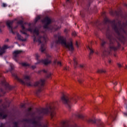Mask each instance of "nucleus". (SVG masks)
Returning a JSON list of instances; mask_svg holds the SVG:
<instances>
[{
  "instance_id": "obj_1",
  "label": "nucleus",
  "mask_w": 127,
  "mask_h": 127,
  "mask_svg": "<svg viewBox=\"0 0 127 127\" xmlns=\"http://www.w3.org/2000/svg\"><path fill=\"white\" fill-rule=\"evenodd\" d=\"M104 24H111L112 28L116 34V38L115 35L110 29V26H108V29L106 31V37L109 41L110 46L107 50L106 49L107 42L104 39H100V46L102 56L106 57L108 55H111L112 51H117L121 47L120 42L125 43L126 40L125 36H127V20L126 22H123L122 24V21H119L118 26L117 23H116V20L111 21L106 18L104 19Z\"/></svg>"
},
{
  "instance_id": "obj_2",
  "label": "nucleus",
  "mask_w": 127,
  "mask_h": 127,
  "mask_svg": "<svg viewBox=\"0 0 127 127\" xmlns=\"http://www.w3.org/2000/svg\"><path fill=\"white\" fill-rule=\"evenodd\" d=\"M12 75L14 76L16 80L19 82V83H21L22 85H27L28 87H33V86L34 87H37L38 89L35 91V94L37 95H38L39 93L44 89V85H45V79H41L39 81H37L34 83H31L30 77L27 75L24 74L23 79L19 78L15 74H12Z\"/></svg>"
},
{
  "instance_id": "obj_3",
  "label": "nucleus",
  "mask_w": 127,
  "mask_h": 127,
  "mask_svg": "<svg viewBox=\"0 0 127 127\" xmlns=\"http://www.w3.org/2000/svg\"><path fill=\"white\" fill-rule=\"evenodd\" d=\"M55 104L53 103L47 106L46 108H42L37 111L39 116H44V115H50L51 119L54 121V119L56 118V112H55Z\"/></svg>"
},
{
  "instance_id": "obj_4",
  "label": "nucleus",
  "mask_w": 127,
  "mask_h": 127,
  "mask_svg": "<svg viewBox=\"0 0 127 127\" xmlns=\"http://www.w3.org/2000/svg\"><path fill=\"white\" fill-rule=\"evenodd\" d=\"M78 99H80V98L77 95H75L72 97H69L64 95L61 98L62 103L69 109H71V106H72L73 103H74V104L77 103V100Z\"/></svg>"
},
{
  "instance_id": "obj_5",
  "label": "nucleus",
  "mask_w": 127,
  "mask_h": 127,
  "mask_svg": "<svg viewBox=\"0 0 127 127\" xmlns=\"http://www.w3.org/2000/svg\"><path fill=\"white\" fill-rule=\"evenodd\" d=\"M58 38V40L57 41V43H61V44L65 46L66 48L68 49L69 51H74V47H73V42H72V41L67 44L66 42V38H64V37L59 35Z\"/></svg>"
},
{
  "instance_id": "obj_6",
  "label": "nucleus",
  "mask_w": 127,
  "mask_h": 127,
  "mask_svg": "<svg viewBox=\"0 0 127 127\" xmlns=\"http://www.w3.org/2000/svg\"><path fill=\"white\" fill-rule=\"evenodd\" d=\"M33 42H38L39 44H41V48L40 49V50H41V52L43 53L44 51H45V44H46V42H47V37L45 36H40L38 38V39H36V37L35 36H33Z\"/></svg>"
},
{
  "instance_id": "obj_7",
  "label": "nucleus",
  "mask_w": 127,
  "mask_h": 127,
  "mask_svg": "<svg viewBox=\"0 0 127 127\" xmlns=\"http://www.w3.org/2000/svg\"><path fill=\"white\" fill-rule=\"evenodd\" d=\"M27 31H29L30 32H32V31H33V30H32V28L31 27L26 28H25V27H24V29L23 30H21L20 32L22 34L26 35V37H25L26 38L22 39L23 37H21V36L20 35H19V34L17 33V37L18 40H19L20 41H22V42L26 41L27 38L28 37V36H29V35L28 34H27Z\"/></svg>"
},
{
  "instance_id": "obj_8",
  "label": "nucleus",
  "mask_w": 127,
  "mask_h": 127,
  "mask_svg": "<svg viewBox=\"0 0 127 127\" xmlns=\"http://www.w3.org/2000/svg\"><path fill=\"white\" fill-rule=\"evenodd\" d=\"M104 114L106 117H108L107 123L109 126L111 125L112 122L116 120V118H117V111L112 113L104 112Z\"/></svg>"
},
{
  "instance_id": "obj_9",
  "label": "nucleus",
  "mask_w": 127,
  "mask_h": 127,
  "mask_svg": "<svg viewBox=\"0 0 127 127\" xmlns=\"http://www.w3.org/2000/svg\"><path fill=\"white\" fill-rule=\"evenodd\" d=\"M35 56H36V60L37 61V63H36V64H40V63H42L45 65H48V64H50V63H51V61L48 59H46L45 60H40L39 57H40V56H39V54L38 53L36 54Z\"/></svg>"
},
{
  "instance_id": "obj_10",
  "label": "nucleus",
  "mask_w": 127,
  "mask_h": 127,
  "mask_svg": "<svg viewBox=\"0 0 127 127\" xmlns=\"http://www.w3.org/2000/svg\"><path fill=\"white\" fill-rule=\"evenodd\" d=\"M87 123H90L91 124H96V122H98V127H104L105 125L102 121H101V120H96L95 118L93 119H88L86 120Z\"/></svg>"
},
{
  "instance_id": "obj_11",
  "label": "nucleus",
  "mask_w": 127,
  "mask_h": 127,
  "mask_svg": "<svg viewBox=\"0 0 127 127\" xmlns=\"http://www.w3.org/2000/svg\"><path fill=\"white\" fill-rule=\"evenodd\" d=\"M43 23L44 24L43 26V28L44 29H49V24H51L52 21L48 16L45 17V18L42 21Z\"/></svg>"
},
{
  "instance_id": "obj_12",
  "label": "nucleus",
  "mask_w": 127,
  "mask_h": 127,
  "mask_svg": "<svg viewBox=\"0 0 127 127\" xmlns=\"http://www.w3.org/2000/svg\"><path fill=\"white\" fill-rule=\"evenodd\" d=\"M6 24L7 26V27L9 29V31L11 33H12V34H15V32L13 31V29H16L17 27H18V26H16L14 28L12 27V24H13V21H8L6 22Z\"/></svg>"
},
{
  "instance_id": "obj_13",
  "label": "nucleus",
  "mask_w": 127,
  "mask_h": 127,
  "mask_svg": "<svg viewBox=\"0 0 127 127\" xmlns=\"http://www.w3.org/2000/svg\"><path fill=\"white\" fill-rule=\"evenodd\" d=\"M110 14L113 16H117V17H123L124 16L123 15V11L122 10H120V11H111Z\"/></svg>"
},
{
  "instance_id": "obj_14",
  "label": "nucleus",
  "mask_w": 127,
  "mask_h": 127,
  "mask_svg": "<svg viewBox=\"0 0 127 127\" xmlns=\"http://www.w3.org/2000/svg\"><path fill=\"white\" fill-rule=\"evenodd\" d=\"M1 84L3 85V86H4L5 88L7 89V90H9L10 91L12 90V87H11L6 81L5 80L3 79L1 81Z\"/></svg>"
},
{
  "instance_id": "obj_15",
  "label": "nucleus",
  "mask_w": 127,
  "mask_h": 127,
  "mask_svg": "<svg viewBox=\"0 0 127 127\" xmlns=\"http://www.w3.org/2000/svg\"><path fill=\"white\" fill-rule=\"evenodd\" d=\"M20 53H21V51H15L13 52V59L16 62H17V61H18V60H17V55H18V54H19Z\"/></svg>"
},
{
  "instance_id": "obj_16",
  "label": "nucleus",
  "mask_w": 127,
  "mask_h": 127,
  "mask_svg": "<svg viewBox=\"0 0 127 127\" xmlns=\"http://www.w3.org/2000/svg\"><path fill=\"white\" fill-rule=\"evenodd\" d=\"M9 47L7 45H4L2 48L0 47V55H2L5 52V49H8Z\"/></svg>"
},
{
  "instance_id": "obj_17",
  "label": "nucleus",
  "mask_w": 127,
  "mask_h": 127,
  "mask_svg": "<svg viewBox=\"0 0 127 127\" xmlns=\"http://www.w3.org/2000/svg\"><path fill=\"white\" fill-rule=\"evenodd\" d=\"M87 49L89 51V59H91V55H93V54H94V51H93V49L89 46H87Z\"/></svg>"
},
{
  "instance_id": "obj_18",
  "label": "nucleus",
  "mask_w": 127,
  "mask_h": 127,
  "mask_svg": "<svg viewBox=\"0 0 127 127\" xmlns=\"http://www.w3.org/2000/svg\"><path fill=\"white\" fill-rule=\"evenodd\" d=\"M7 118V114H4L3 112H0V119H2V120H4V119H6Z\"/></svg>"
},
{
  "instance_id": "obj_19",
  "label": "nucleus",
  "mask_w": 127,
  "mask_h": 127,
  "mask_svg": "<svg viewBox=\"0 0 127 127\" xmlns=\"http://www.w3.org/2000/svg\"><path fill=\"white\" fill-rule=\"evenodd\" d=\"M42 71L44 73H46V78H51V73L50 72L47 71L45 69H43Z\"/></svg>"
},
{
  "instance_id": "obj_20",
  "label": "nucleus",
  "mask_w": 127,
  "mask_h": 127,
  "mask_svg": "<svg viewBox=\"0 0 127 127\" xmlns=\"http://www.w3.org/2000/svg\"><path fill=\"white\" fill-rule=\"evenodd\" d=\"M17 24L21 25V30L24 29V25L23 24V21L20 20L17 22Z\"/></svg>"
},
{
  "instance_id": "obj_21",
  "label": "nucleus",
  "mask_w": 127,
  "mask_h": 127,
  "mask_svg": "<svg viewBox=\"0 0 127 127\" xmlns=\"http://www.w3.org/2000/svg\"><path fill=\"white\" fill-rule=\"evenodd\" d=\"M73 64L74 68H77V67H78V63L77 62V59L76 58H73Z\"/></svg>"
},
{
  "instance_id": "obj_22",
  "label": "nucleus",
  "mask_w": 127,
  "mask_h": 127,
  "mask_svg": "<svg viewBox=\"0 0 127 127\" xmlns=\"http://www.w3.org/2000/svg\"><path fill=\"white\" fill-rule=\"evenodd\" d=\"M9 65L10 66V68L9 69V70L10 72H11V71H12V70L14 69V64H12L9 63Z\"/></svg>"
},
{
  "instance_id": "obj_23",
  "label": "nucleus",
  "mask_w": 127,
  "mask_h": 127,
  "mask_svg": "<svg viewBox=\"0 0 127 127\" xmlns=\"http://www.w3.org/2000/svg\"><path fill=\"white\" fill-rule=\"evenodd\" d=\"M4 27V25H3V23L2 22H0V33H1L2 32V31L1 30L2 28H3Z\"/></svg>"
},
{
  "instance_id": "obj_24",
  "label": "nucleus",
  "mask_w": 127,
  "mask_h": 127,
  "mask_svg": "<svg viewBox=\"0 0 127 127\" xmlns=\"http://www.w3.org/2000/svg\"><path fill=\"white\" fill-rule=\"evenodd\" d=\"M33 32L34 33H35V34H36L37 36H38V35H39V31H38V29H35Z\"/></svg>"
},
{
  "instance_id": "obj_25",
  "label": "nucleus",
  "mask_w": 127,
  "mask_h": 127,
  "mask_svg": "<svg viewBox=\"0 0 127 127\" xmlns=\"http://www.w3.org/2000/svg\"><path fill=\"white\" fill-rule=\"evenodd\" d=\"M99 24V21L96 22H91V24L92 25H94L95 26H98V24Z\"/></svg>"
},
{
  "instance_id": "obj_26",
  "label": "nucleus",
  "mask_w": 127,
  "mask_h": 127,
  "mask_svg": "<svg viewBox=\"0 0 127 127\" xmlns=\"http://www.w3.org/2000/svg\"><path fill=\"white\" fill-rule=\"evenodd\" d=\"M77 117L78 119H81V120H84V116L81 114H78L77 115Z\"/></svg>"
},
{
  "instance_id": "obj_27",
  "label": "nucleus",
  "mask_w": 127,
  "mask_h": 127,
  "mask_svg": "<svg viewBox=\"0 0 127 127\" xmlns=\"http://www.w3.org/2000/svg\"><path fill=\"white\" fill-rule=\"evenodd\" d=\"M23 121L26 122V123H27L28 124L29 123H31L32 122V120L26 119H24Z\"/></svg>"
},
{
  "instance_id": "obj_28",
  "label": "nucleus",
  "mask_w": 127,
  "mask_h": 127,
  "mask_svg": "<svg viewBox=\"0 0 127 127\" xmlns=\"http://www.w3.org/2000/svg\"><path fill=\"white\" fill-rule=\"evenodd\" d=\"M22 66L24 67H29V64L26 63H22Z\"/></svg>"
},
{
  "instance_id": "obj_29",
  "label": "nucleus",
  "mask_w": 127,
  "mask_h": 127,
  "mask_svg": "<svg viewBox=\"0 0 127 127\" xmlns=\"http://www.w3.org/2000/svg\"><path fill=\"white\" fill-rule=\"evenodd\" d=\"M97 73H106V70H104V69H99L97 70Z\"/></svg>"
},
{
  "instance_id": "obj_30",
  "label": "nucleus",
  "mask_w": 127,
  "mask_h": 127,
  "mask_svg": "<svg viewBox=\"0 0 127 127\" xmlns=\"http://www.w3.org/2000/svg\"><path fill=\"white\" fill-rule=\"evenodd\" d=\"M79 66L80 68H82V69H86V65L85 64H80Z\"/></svg>"
},
{
  "instance_id": "obj_31",
  "label": "nucleus",
  "mask_w": 127,
  "mask_h": 127,
  "mask_svg": "<svg viewBox=\"0 0 127 127\" xmlns=\"http://www.w3.org/2000/svg\"><path fill=\"white\" fill-rule=\"evenodd\" d=\"M13 125H14V127H18V123L16 122H13Z\"/></svg>"
},
{
  "instance_id": "obj_32",
  "label": "nucleus",
  "mask_w": 127,
  "mask_h": 127,
  "mask_svg": "<svg viewBox=\"0 0 127 127\" xmlns=\"http://www.w3.org/2000/svg\"><path fill=\"white\" fill-rule=\"evenodd\" d=\"M80 15L81 17H85V13L83 11H80Z\"/></svg>"
},
{
  "instance_id": "obj_33",
  "label": "nucleus",
  "mask_w": 127,
  "mask_h": 127,
  "mask_svg": "<svg viewBox=\"0 0 127 127\" xmlns=\"http://www.w3.org/2000/svg\"><path fill=\"white\" fill-rule=\"evenodd\" d=\"M112 83L113 85H115V86H117V85L118 84V82H117L116 80H113Z\"/></svg>"
},
{
  "instance_id": "obj_34",
  "label": "nucleus",
  "mask_w": 127,
  "mask_h": 127,
  "mask_svg": "<svg viewBox=\"0 0 127 127\" xmlns=\"http://www.w3.org/2000/svg\"><path fill=\"white\" fill-rule=\"evenodd\" d=\"M2 7H6V6H7V4H6L5 3H2Z\"/></svg>"
},
{
  "instance_id": "obj_35",
  "label": "nucleus",
  "mask_w": 127,
  "mask_h": 127,
  "mask_svg": "<svg viewBox=\"0 0 127 127\" xmlns=\"http://www.w3.org/2000/svg\"><path fill=\"white\" fill-rule=\"evenodd\" d=\"M32 124L33 125H35V126H36L37 125V122H36V121L34 120L32 121Z\"/></svg>"
},
{
  "instance_id": "obj_36",
  "label": "nucleus",
  "mask_w": 127,
  "mask_h": 127,
  "mask_svg": "<svg viewBox=\"0 0 127 127\" xmlns=\"http://www.w3.org/2000/svg\"><path fill=\"white\" fill-rule=\"evenodd\" d=\"M40 16H38L36 18V22H37L39 20V19H40Z\"/></svg>"
},
{
  "instance_id": "obj_37",
  "label": "nucleus",
  "mask_w": 127,
  "mask_h": 127,
  "mask_svg": "<svg viewBox=\"0 0 127 127\" xmlns=\"http://www.w3.org/2000/svg\"><path fill=\"white\" fill-rule=\"evenodd\" d=\"M72 35H73V36H76V35H77L76 32H73L72 33Z\"/></svg>"
},
{
  "instance_id": "obj_38",
  "label": "nucleus",
  "mask_w": 127,
  "mask_h": 127,
  "mask_svg": "<svg viewBox=\"0 0 127 127\" xmlns=\"http://www.w3.org/2000/svg\"><path fill=\"white\" fill-rule=\"evenodd\" d=\"M108 63L109 64H111L112 63V60L111 59H108Z\"/></svg>"
},
{
  "instance_id": "obj_39",
  "label": "nucleus",
  "mask_w": 127,
  "mask_h": 127,
  "mask_svg": "<svg viewBox=\"0 0 127 127\" xmlns=\"http://www.w3.org/2000/svg\"><path fill=\"white\" fill-rule=\"evenodd\" d=\"M78 82L79 83V84H82V82H83V80L81 79H78Z\"/></svg>"
},
{
  "instance_id": "obj_40",
  "label": "nucleus",
  "mask_w": 127,
  "mask_h": 127,
  "mask_svg": "<svg viewBox=\"0 0 127 127\" xmlns=\"http://www.w3.org/2000/svg\"><path fill=\"white\" fill-rule=\"evenodd\" d=\"M0 92L1 93H2L3 94H5V92H4V91H3V89H2V88H0Z\"/></svg>"
},
{
  "instance_id": "obj_41",
  "label": "nucleus",
  "mask_w": 127,
  "mask_h": 127,
  "mask_svg": "<svg viewBox=\"0 0 127 127\" xmlns=\"http://www.w3.org/2000/svg\"><path fill=\"white\" fill-rule=\"evenodd\" d=\"M117 65L118 66L119 68H122V64H117Z\"/></svg>"
},
{
  "instance_id": "obj_42",
  "label": "nucleus",
  "mask_w": 127,
  "mask_h": 127,
  "mask_svg": "<svg viewBox=\"0 0 127 127\" xmlns=\"http://www.w3.org/2000/svg\"><path fill=\"white\" fill-rule=\"evenodd\" d=\"M4 127V124H3V123H1L0 125V127Z\"/></svg>"
},
{
  "instance_id": "obj_43",
  "label": "nucleus",
  "mask_w": 127,
  "mask_h": 127,
  "mask_svg": "<svg viewBox=\"0 0 127 127\" xmlns=\"http://www.w3.org/2000/svg\"><path fill=\"white\" fill-rule=\"evenodd\" d=\"M58 65H60V66H61V62H57Z\"/></svg>"
},
{
  "instance_id": "obj_44",
  "label": "nucleus",
  "mask_w": 127,
  "mask_h": 127,
  "mask_svg": "<svg viewBox=\"0 0 127 127\" xmlns=\"http://www.w3.org/2000/svg\"><path fill=\"white\" fill-rule=\"evenodd\" d=\"M31 67H32V69H35V68H36V66H35V65H32Z\"/></svg>"
},
{
  "instance_id": "obj_45",
  "label": "nucleus",
  "mask_w": 127,
  "mask_h": 127,
  "mask_svg": "<svg viewBox=\"0 0 127 127\" xmlns=\"http://www.w3.org/2000/svg\"><path fill=\"white\" fill-rule=\"evenodd\" d=\"M64 32H65V33H67L68 32V30L65 29L64 30Z\"/></svg>"
},
{
  "instance_id": "obj_46",
  "label": "nucleus",
  "mask_w": 127,
  "mask_h": 127,
  "mask_svg": "<svg viewBox=\"0 0 127 127\" xmlns=\"http://www.w3.org/2000/svg\"><path fill=\"white\" fill-rule=\"evenodd\" d=\"M75 45L76 46H77V47H79V46L78 45V42H76Z\"/></svg>"
},
{
  "instance_id": "obj_47",
  "label": "nucleus",
  "mask_w": 127,
  "mask_h": 127,
  "mask_svg": "<svg viewBox=\"0 0 127 127\" xmlns=\"http://www.w3.org/2000/svg\"><path fill=\"white\" fill-rule=\"evenodd\" d=\"M64 69L66 71H68V68L67 67H64Z\"/></svg>"
},
{
  "instance_id": "obj_48",
  "label": "nucleus",
  "mask_w": 127,
  "mask_h": 127,
  "mask_svg": "<svg viewBox=\"0 0 127 127\" xmlns=\"http://www.w3.org/2000/svg\"><path fill=\"white\" fill-rule=\"evenodd\" d=\"M28 110L29 112H30V111H31V108H28Z\"/></svg>"
},
{
  "instance_id": "obj_49",
  "label": "nucleus",
  "mask_w": 127,
  "mask_h": 127,
  "mask_svg": "<svg viewBox=\"0 0 127 127\" xmlns=\"http://www.w3.org/2000/svg\"><path fill=\"white\" fill-rule=\"evenodd\" d=\"M70 0H66L67 2H70Z\"/></svg>"
},
{
  "instance_id": "obj_50",
  "label": "nucleus",
  "mask_w": 127,
  "mask_h": 127,
  "mask_svg": "<svg viewBox=\"0 0 127 127\" xmlns=\"http://www.w3.org/2000/svg\"><path fill=\"white\" fill-rule=\"evenodd\" d=\"M21 107H22V108H24V105H22L21 106Z\"/></svg>"
},
{
  "instance_id": "obj_51",
  "label": "nucleus",
  "mask_w": 127,
  "mask_h": 127,
  "mask_svg": "<svg viewBox=\"0 0 127 127\" xmlns=\"http://www.w3.org/2000/svg\"><path fill=\"white\" fill-rule=\"evenodd\" d=\"M86 10L87 11H89V8H87Z\"/></svg>"
},
{
  "instance_id": "obj_52",
  "label": "nucleus",
  "mask_w": 127,
  "mask_h": 127,
  "mask_svg": "<svg viewBox=\"0 0 127 127\" xmlns=\"http://www.w3.org/2000/svg\"><path fill=\"white\" fill-rule=\"evenodd\" d=\"M6 41H8V39H7L6 40Z\"/></svg>"
},
{
  "instance_id": "obj_53",
  "label": "nucleus",
  "mask_w": 127,
  "mask_h": 127,
  "mask_svg": "<svg viewBox=\"0 0 127 127\" xmlns=\"http://www.w3.org/2000/svg\"><path fill=\"white\" fill-rule=\"evenodd\" d=\"M0 97H1V94H0Z\"/></svg>"
},
{
  "instance_id": "obj_54",
  "label": "nucleus",
  "mask_w": 127,
  "mask_h": 127,
  "mask_svg": "<svg viewBox=\"0 0 127 127\" xmlns=\"http://www.w3.org/2000/svg\"><path fill=\"white\" fill-rule=\"evenodd\" d=\"M102 97L103 98H105V97H104L103 96H102Z\"/></svg>"
},
{
  "instance_id": "obj_55",
  "label": "nucleus",
  "mask_w": 127,
  "mask_h": 127,
  "mask_svg": "<svg viewBox=\"0 0 127 127\" xmlns=\"http://www.w3.org/2000/svg\"><path fill=\"white\" fill-rule=\"evenodd\" d=\"M126 69H127V66H126Z\"/></svg>"
},
{
  "instance_id": "obj_56",
  "label": "nucleus",
  "mask_w": 127,
  "mask_h": 127,
  "mask_svg": "<svg viewBox=\"0 0 127 127\" xmlns=\"http://www.w3.org/2000/svg\"><path fill=\"white\" fill-rule=\"evenodd\" d=\"M29 25V26H30V24Z\"/></svg>"
},
{
  "instance_id": "obj_57",
  "label": "nucleus",
  "mask_w": 127,
  "mask_h": 127,
  "mask_svg": "<svg viewBox=\"0 0 127 127\" xmlns=\"http://www.w3.org/2000/svg\"><path fill=\"white\" fill-rule=\"evenodd\" d=\"M0 78H1V76H0Z\"/></svg>"
},
{
  "instance_id": "obj_58",
  "label": "nucleus",
  "mask_w": 127,
  "mask_h": 127,
  "mask_svg": "<svg viewBox=\"0 0 127 127\" xmlns=\"http://www.w3.org/2000/svg\"><path fill=\"white\" fill-rule=\"evenodd\" d=\"M40 118H42V116H41V117Z\"/></svg>"
},
{
  "instance_id": "obj_59",
  "label": "nucleus",
  "mask_w": 127,
  "mask_h": 127,
  "mask_svg": "<svg viewBox=\"0 0 127 127\" xmlns=\"http://www.w3.org/2000/svg\"><path fill=\"white\" fill-rule=\"evenodd\" d=\"M69 63H70V64H71V62H70Z\"/></svg>"
},
{
  "instance_id": "obj_60",
  "label": "nucleus",
  "mask_w": 127,
  "mask_h": 127,
  "mask_svg": "<svg viewBox=\"0 0 127 127\" xmlns=\"http://www.w3.org/2000/svg\"><path fill=\"white\" fill-rule=\"evenodd\" d=\"M55 63H56V62H55Z\"/></svg>"
}]
</instances>
